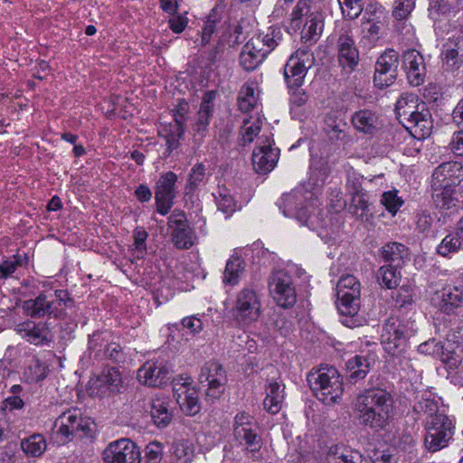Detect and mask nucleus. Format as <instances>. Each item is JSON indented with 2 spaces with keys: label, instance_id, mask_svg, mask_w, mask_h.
<instances>
[{
  "label": "nucleus",
  "instance_id": "f257e3e1",
  "mask_svg": "<svg viewBox=\"0 0 463 463\" xmlns=\"http://www.w3.org/2000/svg\"><path fill=\"white\" fill-rule=\"evenodd\" d=\"M371 376L368 386L354 401V411L358 423L375 432L384 430L394 411V398L383 383Z\"/></svg>",
  "mask_w": 463,
  "mask_h": 463
},
{
  "label": "nucleus",
  "instance_id": "f03ea898",
  "mask_svg": "<svg viewBox=\"0 0 463 463\" xmlns=\"http://www.w3.org/2000/svg\"><path fill=\"white\" fill-rule=\"evenodd\" d=\"M74 306V300L67 290L57 289L52 294L41 292L36 298L21 303L23 313L33 318L40 319L44 317L55 319L66 317V308Z\"/></svg>",
  "mask_w": 463,
  "mask_h": 463
},
{
  "label": "nucleus",
  "instance_id": "7ed1b4c3",
  "mask_svg": "<svg viewBox=\"0 0 463 463\" xmlns=\"http://www.w3.org/2000/svg\"><path fill=\"white\" fill-rule=\"evenodd\" d=\"M315 396L326 405L340 402L344 393L343 378L334 366L311 371L307 378Z\"/></svg>",
  "mask_w": 463,
  "mask_h": 463
},
{
  "label": "nucleus",
  "instance_id": "20e7f679",
  "mask_svg": "<svg viewBox=\"0 0 463 463\" xmlns=\"http://www.w3.org/2000/svg\"><path fill=\"white\" fill-rule=\"evenodd\" d=\"M361 284L353 275L340 278L336 285V306L342 315V324L349 328L361 325L358 319Z\"/></svg>",
  "mask_w": 463,
  "mask_h": 463
},
{
  "label": "nucleus",
  "instance_id": "39448f33",
  "mask_svg": "<svg viewBox=\"0 0 463 463\" xmlns=\"http://www.w3.org/2000/svg\"><path fill=\"white\" fill-rule=\"evenodd\" d=\"M232 431L235 439L245 445L250 458L258 459L262 439L260 435V425L255 418L246 411L238 412L233 418Z\"/></svg>",
  "mask_w": 463,
  "mask_h": 463
},
{
  "label": "nucleus",
  "instance_id": "423d86ee",
  "mask_svg": "<svg viewBox=\"0 0 463 463\" xmlns=\"http://www.w3.org/2000/svg\"><path fill=\"white\" fill-rule=\"evenodd\" d=\"M94 422L82 417L78 409H71L61 413L54 421L53 432L60 436L59 442L65 443L71 437L92 435Z\"/></svg>",
  "mask_w": 463,
  "mask_h": 463
},
{
  "label": "nucleus",
  "instance_id": "0eeeda50",
  "mask_svg": "<svg viewBox=\"0 0 463 463\" xmlns=\"http://www.w3.org/2000/svg\"><path fill=\"white\" fill-rule=\"evenodd\" d=\"M314 53L307 46L296 50L288 59L284 70V80L288 88L301 87L309 69L315 64Z\"/></svg>",
  "mask_w": 463,
  "mask_h": 463
},
{
  "label": "nucleus",
  "instance_id": "6e6552de",
  "mask_svg": "<svg viewBox=\"0 0 463 463\" xmlns=\"http://www.w3.org/2000/svg\"><path fill=\"white\" fill-rule=\"evenodd\" d=\"M424 446L430 452H437L449 445L455 425L449 416H439L425 420Z\"/></svg>",
  "mask_w": 463,
  "mask_h": 463
},
{
  "label": "nucleus",
  "instance_id": "1a4fd4ad",
  "mask_svg": "<svg viewBox=\"0 0 463 463\" xmlns=\"http://www.w3.org/2000/svg\"><path fill=\"white\" fill-rule=\"evenodd\" d=\"M232 314L241 326H249L256 322L261 314L260 295L251 288H241L236 296Z\"/></svg>",
  "mask_w": 463,
  "mask_h": 463
},
{
  "label": "nucleus",
  "instance_id": "9d476101",
  "mask_svg": "<svg viewBox=\"0 0 463 463\" xmlns=\"http://www.w3.org/2000/svg\"><path fill=\"white\" fill-rule=\"evenodd\" d=\"M198 382L201 386L206 387V399L213 402L219 400L225 392L227 373L220 363L208 361L201 368Z\"/></svg>",
  "mask_w": 463,
  "mask_h": 463
},
{
  "label": "nucleus",
  "instance_id": "9b49d317",
  "mask_svg": "<svg viewBox=\"0 0 463 463\" xmlns=\"http://www.w3.org/2000/svg\"><path fill=\"white\" fill-rule=\"evenodd\" d=\"M269 288L278 306L290 308L296 304V288L293 278L288 272L282 269L273 271L269 278Z\"/></svg>",
  "mask_w": 463,
  "mask_h": 463
},
{
  "label": "nucleus",
  "instance_id": "f8f14e48",
  "mask_svg": "<svg viewBox=\"0 0 463 463\" xmlns=\"http://www.w3.org/2000/svg\"><path fill=\"white\" fill-rule=\"evenodd\" d=\"M400 64L399 53L388 49L377 59L374 66L373 82L379 89H384L394 83L398 76Z\"/></svg>",
  "mask_w": 463,
  "mask_h": 463
},
{
  "label": "nucleus",
  "instance_id": "ddd939ff",
  "mask_svg": "<svg viewBox=\"0 0 463 463\" xmlns=\"http://www.w3.org/2000/svg\"><path fill=\"white\" fill-rule=\"evenodd\" d=\"M104 463H141L139 447L128 439L110 442L102 452Z\"/></svg>",
  "mask_w": 463,
  "mask_h": 463
},
{
  "label": "nucleus",
  "instance_id": "4468645a",
  "mask_svg": "<svg viewBox=\"0 0 463 463\" xmlns=\"http://www.w3.org/2000/svg\"><path fill=\"white\" fill-rule=\"evenodd\" d=\"M122 387V378L115 367L104 368L101 373L89 383V392L92 396L104 397L118 393Z\"/></svg>",
  "mask_w": 463,
  "mask_h": 463
},
{
  "label": "nucleus",
  "instance_id": "2eb2a0df",
  "mask_svg": "<svg viewBox=\"0 0 463 463\" xmlns=\"http://www.w3.org/2000/svg\"><path fill=\"white\" fill-rule=\"evenodd\" d=\"M177 175L174 172H166L160 175L155 187L156 211L161 215H166L174 204L176 196Z\"/></svg>",
  "mask_w": 463,
  "mask_h": 463
},
{
  "label": "nucleus",
  "instance_id": "dca6fc26",
  "mask_svg": "<svg viewBox=\"0 0 463 463\" xmlns=\"http://www.w3.org/2000/svg\"><path fill=\"white\" fill-rule=\"evenodd\" d=\"M216 92L210 90L204 93L199 110L192 126V134L195 143L201 144L208 134V128L213 114Z\"/></svg>",
  "mask_w": 463,
  "mask_h": 463
},
{
  "label": "nucleus",
  "instance_id": "f3484780",
  "mask_svg": "<svg viewBox=\"0 0 463 463\" xmlns=\"http://www.w3.org/2000/svg\"><path fill=\"white\" fill-rule=\"evenodd\" d=\"M435 186L455 187L463 191V165L458 162H445L435 168L431 175Z\"/></svg>",
  "mask_w": 463,
  "mask_h": 463
},
{
  "label": "nucleus",
  "instance_id": "a211bd4d",
  "mask_svg": "<svg viewBox=\"0 0 463 463\" xmlns=\"http://www.w3.org/2000/svg\"><path fill=\"white\" fill-rule=\"evenodd\" d=\"M15 332L23 339L34 345H49L52 334L45 322L25 320L15 326Z\"/></svg>",
  "mask_w": 463,
  "mask_h": 463
},
{
  "label": "nucleus",
  "instance_id": "6ab92c4d",
  "mask_svg": "<svg viewBox=\"0 0 463 463\" xmlns=\"http://www.w3.org/2000/svg\"><path fill=\"white\" fill-rule=\"evenodd\" d=\"M337 59L340 66L353 71L359 62V51L354 39L349 31H343L336 41Z\"/></svg>",
  "mask_w": 463,
  "mask_h": 463
},
{
  "label": "nucleus",
  "instance_id": "aec40b11",
  "mask_svg": "<svg viewBox=\"0 0 463 463\" xmlns=\"http://www.w3.org/2000/svg\"><path fill=\"white\" fill-rule=\"evenodd\" d=\"M402 58L408 82L414 87L420 86L426 77V64L421 53L415 49H409L402 53Z\"/></svg>",
  "mask_w": 463,
  "mask_h": 463
},
{
  "label": "nucleus",
  "instance_id": "412c9836",
  "mask_svg": "<svg viewBox=\"0 0 463 463\" xmlns=\"http://www.w3.org/2000/svg\"><path fill=\"white\" fill-rule=\"evenodd\" d=\"M432 199L435 206L448 213H457L463 206V191L455 187L435 186L431 184Z\"/></svg>",
  "mask_w": 463,
  "mask_h": 463
},
{
  "label": "nucleus",
  "instance_id": "4be33fe9",
  "mask_svg": "<svg viewBox=\"0 0 463 463\" xmlns=\"http://www.w3.org/2000/svg\"><path fill=\"white\" fill-rule=\"evenodd\" d=\"M346 117L342 111L328 113L325 118V130L331 140L349 144L353 138L349 135Z\"/></svg>",
  "mask_w": 463,
  "mask_h": 463
},
{
  "label": "nucleus",
  "instance_id": "5701e85b",
  "mask_svg": "<svg viewBox=\"0 0 463 463\" xmlns=\"http://www.w3.org/2000/svg\"><path fill=\"white\" fill-rule=\"evenodd\" d=\"M408 335L407 327L394 318L386 320L383 326L382 338L389 352H394L395 349L404 345Z\"/></svg>",
  "mask_w": 463,
  "mask_h": 463
},
{
  "label": "nucleus",
  "instance_id": "b1692460",
  "mask_svg": "<svg viewBox=\"0 0 463 463\" xmlns=\"http://www.w3.org/2000/svg\"><path fill=\"white\" fill-rule=\"evenodd\" d=\"M279 159V149L273 148L269 144L256 147L252 153V165L254 170L260 175L270 172Z\"/></svg>",
  "mask_w": 463,
  "mask_h": 463
},
{
  "label": "nucleus",
  "instance_id": "393cba45",
  "mask_svg": "<svg viewBox=\"0 0 463 463\" xmlns=\"http://www.w3.org/2000/svg\"><path fill=\"white\" fill-rule=\"evenodd\" d=\"M168 371L155 362L145 363L137 371L140 383L149 387H159L167 380Z\"/></svg>",
  "mask_w": 463,
  "mask_h": 463
},
{
  "label": "nucleus",
  "instance_id": "a878e982",
  "mask_svg": "<svg viewBox=\"0 0 463 463\" xmlns=\"http://www.w3.org/2000/svg\"><path fill=\"white\" fill-rule=\"evenodd\" d=\"M174 396L181 411L189 416L197 414L201 410L198 392L194 388H190L187 384H181L174 389Z\"/></svg>",
  "mask_w": 463,
  "mask_h": 463
},
{
  "label": "nucleus",
  "instance_id": "bb28decb",
  "mask_svg": "<svg viewBox=\"0 0 463 463\" xmlns=\"http://www.w3.org/2000/svg\"><path fill=\"white\" fill-rule=\"evenodd\" d=\"M417 139H424L431 134L433 124L430 111L421 104V109L403 125Z\"/></svg>",
  "mask_w": 463,
  "mask_h": 463
},
{
  "label": "nucleus",
  "instance_id": "cd10ccee",
  "mask_svg": "<svg viewBox=\"0 0 463 463\" xmlns=\"http://www.w3.org/2000/svg\"><path fill=\"white\" fill-rule=\"evenodd\" d=\"M415 6V0H394L392 16L397 20L395 30L404 34L408 40L413 36V28L406 24L405 20L409 17Z\"/></svg>",
  "mask_w": 463,
  "mask_h": 463
},
{
  "label": "nucleus",
  "instance_id": "c85d7f7f",
  "mask_svg": "<svg viewBox=\"0 0 463 463\" xmlns=\"http://www.w3.org/2000/svg\"><path fill=\"white\" fill-rule=\"evenodd\" d=\"M354 128L365 135L373 136L380 128L378 115L367 109L354 112L351 118Z\"/></svg>",
  "mask_w": 463,
  "mask_h": 463
},
{
  "label": "nucleus",
  "instance_id": "c756f323",
  "mask_svg": "<svg viewBox=\"0 0 463 463\" xmlns=\"http://www.w3.org/2000/svg\"><path fill=\"white\" fill-rule=\"evenodd\" d=\"M305 197L300 191H292L284 194L278 202L279 209L286 217L295 218L298 221V215L305 211Z\"/></svg>",
  "mask_w": 463,
  "mask_h": 463
},
{
  "label": "nucleus",
  "instance_id": "7c9ffc66",
  "mask_svg": "<svg viewBox=\"0 0 463 463\" xmlns=\"http://www.w3.org/2000/svg\"><path fill=\"white\" fill-rule=\"evenodd\" d=\"M418 97L412 93H403L398 99L395 104V112L397 118L403 125L419 113L421 105L418 104Z\"/></svg>",
  "mask_w": 463,
  "mask_h": 463
},
{
  "label": "nucleus",
  "instance_id": "2f4dec72",
  "mask_svg": "<svg viewBox=\"0 0 463 463\" xmlns=\"http://www.w3.org/2000/svg\"><path fill=\"white\" fill-rule=\"evenodd\" d=\"M284 390L285 385L276 381L271 380L267 383L263 406L268 412L277 414L281 410L285 398Z\"/></svg>",
  "mask_w": 463,
  "mask_h": 463
},
{
  "label": "nucleus",
  "instance_id": "473e14b6",
  "mask_svg": "<svg viewBox=\"0 0 463 463\" xmlns=\"http://www.w3.org/2000/svg\"><path fill=\"white\" fill-rule=\"evenodd\" d=\"M347 381L355 384L358 381L366 377L370 371V358L364 355H355L346 362Z\"/></svg>",
  "mask_w": 463,
  "mask_h": 463
},
{
  "label": "nucleus",
  "instance_id": "72a5a7b5",
  "mask_svg": "<svg viewBox=\"0 0 463 463\" xmlns=\"http://www.w3.org/2000/svg\"><path fill=\"white\" fill-rule=\"evenodd\" d=\"M379 255L383 261L400 268L404 262V259L409 256V249L402 243L392 241L380 249Z\"/></svg>",
  "mask_w": 463,
  "mask_h": 463
},
{
  "label": "nucleus",
  "instance_id": "f704fd0d",
  "mask_svg": "<svg viewBox=\"0 0 463 463\" xmlns=\"http://www.w3.org/2000/svg\"><path fill=\"white\" fill-rule=\"evenodd\" d=\"M323 215L322 210L312 203H305V211L301 215H298V222L313 231H318L327 225V221Z\"/></svg>",
  "mask_w": 463,
  "mask_h": 463
},
{
  "label": "nucleus",
  "instance_id": "c9c22d12",
  "mask_svg": "<svg viewBox=\"0 0 463 463\" xmlns=\"http://www.w3.org/2000/svg\"><path fill=\"white\" fill-rule=\"evenodd\" d=\"M170 453L175 463H191L194 457V446L189 439H177L173 441Z\"/></svg>",
  "mask_w": 463,
  "mask_h": 463
},
{
  "label": "nucleus",
  "instance_id": "e433bc0d",
  "mask_svg": "<svg viewBox=\"0 0 463 463\" xmlns=\"http://www.w3.org/2000/svg\"><path fill=\"white\" fill-rule=\"evenodd\" d=\"M151 417L158 428H165L172 420L173 415L169 410V403L165 399L156 398L152 400Z\"/></svg>",
  "mask_w": 463,
  "mask_h": 463
},
{
  "label": "nucleus",
  "instance_id": "4c0bfd02",
  "mask_svg": "<svg viewBox=\"0 0 463 463\" xmlns=\"http://www.w3.org/2000/svg\"><path fill=\"white\" fill-rule=\"evenodd\" d=\"M402 275L397 266L385 264L380 267L376 272V279L382 288L393 289L401 282Z\"/></svg>",
  "mask_w": 463,
  "mask_h": 463
},
{
  "label": "nucleus",
  "instance_id": "58836bf2",
  "mask_svg": "<svg viewBox=\"0 0 463 463\" xmlns=\"http://www.w3.org/2000/svg\"><path fill=\"white\" fill-rule=\"evenodd\" d=\"M244 260L238 255H232L227 260L225 269L223 271V283L232 286L237 285L239 283L241 276L244 272Z\"/></svg>",
  "mask_w": 463,
  "mask_h": 463
},
{
  "label": "nucleus",
  "instance_id": "ea45409f",
  "mask_svg": "<svg viewBox=\"0 0 463 463\" xmlns=\"http://www.w3.org/2000/svg\"><path fill=\"white\" fill-rule=\"evenodd\" d=\"M323 20L321 18V14L318 12H313L307 18V22L302 30L301 38L305 40V42L315 43L319 38L322 31H323Z\"/></svg>",
  "mask_w": 463,
  "mask_h": 463
},
{
  "label": "nucleus",
  "instance_id": "a19ab883",
  "mask_svg": "<svg viewBox=\"0 0 463 463\" xmlns=\"http://www.w3.org/2000/svg\"><path fill=\"white\" fill-rule=\"evenodd\" d=\"M442 308L449 314L454 308L463 306V287H449L443 289Z\"/></svg>",
  "mask_w": 463,
  "mask_h": 463
},
{
  "label": "nucleus",
  "instance_id": "79ce46f5",
  "mask_svg": "<svg viewBox=\"0 0 463 463\" xmlns=\"http://www.w3.org/2000/svg\"><path fill=\"white\" fill-rule=\"evenodd\" d=\"M413 411L418 414L426 415L425 420L438 418L439 416H448L439 407V402L431 398H421L413 406Z\"/></svg>",
  "mask_w": 463,
  "mask_h": 463
},
{
  "label": "nucleus",
  "instance_id": "37998d69",
  "mask_svg": "<svg viewBox=\"0 0 463 463\" xmlns=\"http://www.w3.org/2000/svg\"><path fill=\"white\" fill-rule=\"evenodd\" d=\"M213 195L219 211L228 215L235 212V200L226 186H218L217 191Z\"/></svg>",
  "mask_w": 463,
  "mask_h": 463
},
{
  "label": "nucleus",
  "instance_id": "c03bdc74",
  "mask_svg": "<svg viewBox=\"0 0 463 463\" xmlns=\"http://www.w3.org/2000/svg\"><path fill=\"white\" fill-rule=\"evenodd\" d=\"M109 342L107 334L96 331L89 335V352L90 355L96 360L104 359V351Z\"/></svg>",
  "mask_w": 463,
  "mask_h": 463
},
{
  "label": "nucleus",
  "instance_id": "a18cd8bd",
  "mask_svg": "<svg viewBox=\"0 0 463 463\" xmlns=\"http://www.w3.org/2000/svg\"><path fill=\"white\" fill-rule=\"evenodd\" d=\"M48 373V366L39 359L33 358L24 369V377L28 383H38L44 380Z\"/></svg>",
  "mask_w": 463,
  "mask_h": 463
},
{
  "label": "nucleus",
  "instance_id": "49530a36",
  "mask_svg": "<svg viewBox=\"0 0 463 463\" xmlns=\"http://www.w3.org/2000/svg\"><path fill=\"white\" fill-rule=\"evenodd\" d=\"M24 452L33 457H40L46 449V441L43 435L33 434L21 442Z\"/></svg>",
  "mask_w": 463,
  "mask_h": 463
},
{
  "label": "nucleus",
  "instance_id": "de8ad7c7",
  "mask_svg": "<svg viewBox=\"0 0 463 463\" xmlns=\"http://www.w3.org/2000/svg\"><path fill=\"white\" fill-rule=\"evenodd\" d=\"M310 171V180L317 186L323 185L331 172L327 162L322 158L311 163Z\"/></svg>",
  "mask_w": 463,
  "mask_h": 463
},
{
  "label": "nucleus",
  "instance_id": "09e8293b",
  "mask_svg": "<svg viewBox=\"0 0 463 463\" xmlns=\"http://www.w3.org/2000/svg\"><path fill=\"white\" fill-rule=\"evenodd\" d=\"M194 233L190 226L172 232V241L178 250L190 249L194 243Z\"/></svg>",
  "mask_w": 463,
  "mask_h": 463
},
{
  "label": "nucleus",
  "instance_id": "8fccbe9b",
  "mask_svg": "<svg viewBox=\"0 0 463 463\" xmlns=\"http://www.w3.org/2000/svg\"><path fill=\"white\" fill-rule=\"evenodd\" d=\"M238 107L243 113H248L256 105L257 99L254 95V88L249 85H243L238 96Z\"/></svg>",
  "mask_w": 463,
  "mask_h": 463
},
{
  "label": "nucleus",
  "instance_id": "3c124183",
  "mask_svg": "<svg viewBox=\"0 0 463 463\" xmlns=\"http://www.w3.org/2000/svg\"><path fill=\"white\" fill-rule=\"evenodd\" d=\"M261 125L262 122L259 118L254 121H250L249 118L243 120V126L241 129V146H245L253 141L255 137L260 133Z\"/></svg>",
  "mask_w": 463,
  "mask_h": 463
},
{
  "label": "nucleus",
  "instance_id": "603ef678",
  "mask_svg": "<svg viewBox=\"0 0 463 463\" xmlns=\"http://www.w3.org/2000/svg\"><path fill=\"white\" fill-rule=\"evenodd\" d=\"M264 59L263 54H257L255 52H253L251 50L247 49L246 46H243L240 54V64L245 71H254Z\"/></svg>",
  "mask_w": 463,
  "mask_h": 463
},
{
  "label": "nucleus",
  "instance_id": "864d4df0",
  "mask_svg": "<svg viewBox=\"0 0 463 463\" xmlns=\"http://www.w3.org/2000/svg\"><path fill=\"white\" fill-rule=\"evenodd\" d=\"M442 60L447 65L448 70L458 68L463 62V49H452L451 44H444L442 51Z\"/></svg>",
  "mask_w": 463,
  "mask_h": 463
},
{
  "label": "nucleus",
  "instance_id": "5fc2aeb1",
  "mask_svg": "<svg viewBox=\"0 0 463 463\" xmlns=\"http://www.w3.org/2000/svg\"><path fill=\"white\" fill-rule=\"evenodd\" d=\"M205 180V166L203 164H196L191 170L187 184L185 185V193L194 192Z\"/></svg>",
  "mask_w": 463,
  "mask_h": 463
},
{
  "label": "nucleus",
  "instance_id": "6e6d98bb",
  "mask_svg": "<svg viewBox=\"0 0 463 463\" xmlns=\"http://www.w3.org/2000/svg\"><path fill=\"white\" fill-rule=\"evenodd\" d=\"M350 211L358 220L367 219L369 211V203L367 194L365 193L352 196Z\"/></svg>",
  "mask_w": 463,
  "mask_h": 463
},
{
  "label": "nucleus",
  "instance_id": "4d7b16f0",
  "mask_svg": "<svg viewBox=\"0 0 463 463\" xmlns=\"http://www.w3.org/2000/svg\"><path fill=\"white\" fill-rule=\"evenodd\" d=\"M259 36L266 46L269 54L282 41L283 33L279 27L271 26L268 28L265 34L260 33Z\"/></svg>",
  "mask_w": 463,
  "mask_h": 463
},
{
  "label": "nucleus",
  "instance_id": "13d9d810",
  "mask_svg": "<svg viewBox=\"0 0 463 463\" xmlns=\"http://www.w3.org/2000/svg\"><path fill=\"white\" fill-rule=\"evenodd\" d=\"M461 240L462 239L458 236V232L456 235H447L438 246L437 252L439 255L446 257L451 252L458 251L461 246Z\"/></svg>",
  "mask_w": 463,
  "mask_h": 463
},
{
  "label": "nucleus",
  "instance_id": "bf43d9fd",
  "mask_svg": "<svg viewBox=\"0 0 463 463\" xmlns=\"http://www.w3.org/2000/svg\"><path fill=\"white\" fill-rule=\"evenodd\" d=\"M342 13L347 19H356L363 11V0H338Z\"/></svg>",
  "mask_w": 463,
  "mask_h": 463
},
{
  "label": "nucleus",
  "instance_id": "052dcab7",
  "mask_svg": "<svg viewBox=\"0 0 463 463\" xmlns=\"http://www.w3.org/2000/svg\"><path fill=\"white\" fill-rule=\"evenodd\" d=\"M381 203L384 205L385 209L395 215L400 207L403 204V200L397 195V191L384 192L382 195Z\"/></svg>",
  "mask_w": 463,
  "mask_h": 463
},
{
  "label": "nucleus",
  "instance_id": "680f3d73",
  "mask_svg": "<svg viewBox=\"0 0 463 463\" xmlns=\"http://www.w3.org/2000/svg\"><path fill=\"white\" fill-rule=\"evenodd\" d=\"M312 13L310 12V0H298L291 12L290 22L299 27L302 18L304 16L308 18V15Z\"/></svg>",
  "mask_w": 463,
  "mask_h": 463
},
{
  "label": "nucleus",
  "instance_id": "e2e57ef3",
  "mask_svg": "<svg viewBox=\"0 0 463 463\" xmlns=\"http://www.w3.org/2000/svg\"><path fill=\"white\" fill-rule=\"evenodd\" d=\"M103 354L104 359L110 360L113 363L124 362L126 358L123 348L118 343L116 342L109 341Z\"/></svg>",
  "mask_w": 463,
  "mask_h": 463
},
{
  "label": "nucleus",
  "instance_id": "0e129e2a",
  "mask_svg": "<svg viewBox=\"0 0 463 463\" xmlns=\"http://www.w3.org/2000/svg\"><path fill=\"white\" fill-rule=\"evenodd\" d=\"M354 451H351L345 449L342 445H333L331 446L326 454V463H344V457L340 456H347L353 455Z\"/></svg>",
  "mask_w": 463,
  "mask_h": 463
},
{
  "label": "nucleus",
  "instance_id": "69168bd1",
  "mask_svg": "<svg viewBox=\"0 0 463 463\" xmlns=\"http://www.w3.org/2000/svg\"><path fill=\"white\" fill-rule=\"evenodd\" d=\"M163 458L162 444L154 441L147 444L145 448V462L146 463H160Z\"/></svg>",
  "mask_w": 463,
  "mask_h": 463
},
{
  "label": "nucleus",
  "instance_id": "338daca9",
  "mask_svg": "<svg viewBox=\"0 0 463 463\" xmlns=\"http://www.w3.org/2000/svg\"><path fill=\"white\" fill-rule=\"evenodd\" d=\"M148 237L147 232L142 227L134 230V246L137 258H143L146 252V241Z\"/></svg>",
  "mask_w": 463,
  "mask_h": 463
},
{
  "label": "nucleus",
  "instance_id": "774afa93",
  "mask_svg": "<svg viewBox=\"0 0 463 463\" xmlns=\"http://www.w3.org/2000/svg\"><path fill=\"white\" fill-rule=\"evenodd\" d=\"M22 266V259L20 255H14L13 260H5L0 263V279H7L11 277Z\"/></svg>",
  "mask_w": 463,
  "mask_h": 463
}]
</instances>
